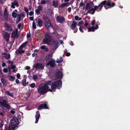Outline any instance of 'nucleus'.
Returning a JSON list of instances; mask_svg holds the SVG:
<instances>
[{
	"label": "nucleus",
	"mask_w": 130,
	"mask_h": 130,
	"mask_svg": "<svg viewBox=\"0 0 130 130\" xmlns=\"http://www.w3.org/2000/svg\"><path fill=\"white\" fill-rule=\"evenodd\" d=\"M106 5L112 7L115 6V4L114 2H112V1L110 0L107 1L105 0L101 2L98 6H93L94 8H92L88 10L87 12L93 14H94L95 11L98 12L99 11L102 9L103 6L106 9H107L109 8V7H107Z\"/></svg>",
	"instance_id": "nucleus-1"
},
{
	"label": "nucleus",
	"mask_w": 130,
	"mask_h": 130,
	"mask_svg": "<svg viewBox=\"0 0 130 130\" xmlns=\"http://www.w3.org/2000/svg\"><path fill=\"white\" fill-rule=\"evenodd\" d=\"M52 81L49 80L45 83V84L44 85L48 89V91L52 92L53 91H55L56 89H59L61 88L62 86V82L61 80L55 81L51 84V89H49V87L48 85H50L51 84Z\"/></svg>",
	"instance_id": "nucleus-2"
},
{
	"label": "nucleus",
	"mask_w": 130,
	"mask_h": 130,
	"mask_svg": "<svg viewBox=\"0 0 130 130\" xmlns=\"http://www.w3.org/2000/svg\"><path fill=\"white\" fill-rule=\"evenodd\" d=\"M38 93L40 95H44L48 91V89L44 85H40L37 88Z\"/></svg>",
	"instance_id": "nucleus-3"
},
{
	"label": "nucleus",
	"mask_w": 130,
	"mask_h": 130,
	"mask_svg": "<svg viewBox=\"0 0 130 130\" xmlns=\"http://www.w3.org/2000/svg\"><path fill=\"white\" fill-rule=\"evenodd\" d=\"M44 38L43 40L42 43L50 45L53 39L52 36L49 33H47L45 34Z\"/></svg>",
	"instance_id": "nucleus-4"
},
{
	"label": "nucleus",
	"mask_w": 130,
	"mask_h": 130,
	"mask_svg": "<svg viewBox=\"0 0 130 130\" xmlns=\"http://www.w3.org/2000/svg\"><path fill=\"white\" fill-rule=\"evenodd\" d=\"M16 118H14L12 119L9 125V128H5V130H14L16 126H15L16 124Z\"/></svg>",
	"instance_id": "nucleus-5"
},
{
	"label": "nucleus",
	"mask_w": 130,
	"mask_h": 130,
	"mask_svg": "<svg viewBox=\"0 0 130 130\" xmlns=\"http://www.w3.org/2000/svg\"><path fill=\"white\" fill-rule=\"evenodd\" d=\"M62 74V72L61 71L57 70L55 74V78L57 79H62L63 77Z\"/></svg>",
	"instance_id": "nucleus-6"
},
{
	"label": "nucleus",
	"mask_w": 130,
	"mask_h": 130,
	"mask_svg": "<svg viewBox=\"0 0 130 130\" xmlns=\"http://www.w3.org/2000/svg\"><path fill=\"white\" fill-rule=\"evenodd\" d=\"M46 103L40 104L37 107V109L39 110H41L43 109H48L49 107L47 106Z\"/></svg>",
	"instance_id": "nucleus-7"
},
{
	"label": "nucleus",
	"mask_w": 130,
	"mask_h": 130,
	"mask_svg": "<svg viewBox=\"0 0 130 130\" xmlns=\"http://www.w3.org/2000/svg\"><path fill=\"white\" fill-rule=\"evenodd\" d=\"M44 23L45 26L47 29L48 30L50 28V26L52 28L53 27V26L51 23V21H48L46 22H44Z\"/></svg>",
	"instance_id": "nucleus-8"
},
{
	"label": "nucleus",
	"mask_w": 130,
	"mask_h": 130,
	"mask_svg": "<svg viewBox=\"0 0 130 130\" xmlns=\"http://www.w3.org/2000/svg\"><path fill=\"white\" fill-rule=\"evenodd\" d=\"M56 20L57 21L60 23H62L65 21V18L61 15H58L56 18Z\"/></svg>",
	"instance_id": "nucleus-9"
},
{
	"label": "nucleus",
	"mask_w": 130,
	"mask_h": 130,
	"mask_svg": "<svg viewBox=\"0 0 130 130\" xmlns=\"http://www.w3.org/2000/svg\"><path fill=\"white\" fill-rule=\"evenodd\" d=\"M0 104L7 109L9 108V105L7 104V102L5 100H0Z\"/></svg>",
	"instance_id": "nucleus-10"
},
{
	"label": "nucleus",
	"mask_w": 130,
	"mask_h": 130,
	"mask_svg": "<svg viewBox=\"0 0 130 130\" xmlns=\"http://www.w3.org/2000/svg\"><path fill=\"white\" fill-rule=\"evenodd\" d=\"M33 68L36 69L43 70L44 68V66L41 63H37L35 64L33 67Z\"/></svg>",
	"instance_id": "nucleus-11"
},
{
	"label": "nucleus",
	"mask_w": 130,
	"mask_h": 130,
	"mask_svg": "<svg viewBox=\"0 0 130 130\" xmlns=\"http://www.w3.org/2000/svg\"><path fill=\"white\" fill-rule=\"evenodd\" d=\"M55 61L54 59H52L48 61L46 64L47 66H50L51 67L53 68L55 66Z\"/></svg>",
	"instance_id": "nucleus-12"
},
{
	"label": "nucleus",
	"mask_w": 130,
	"mask_h": 130,
	"mask_svg": "<svg viewBox=\"0 0 130 130\" xmlns=\"http://www.w3.org/2000/svg\"><path fill=\"white\" fill-rule=\"evenodd\" d=\"M35 116L36 119L35 123H38L40 116V112L39 111L37 110L36 111V114L35 115Z\"/></svg>",
	"instance_id": "nucleus-13"
},
{
	"label": "nucleus",
	"mask_w": 130,
	"mask_h": 130,
	"mask_svg": "<svg viewBox=\"0 0 130 130\" xmlns=\"http://www.w3.org/2000/svg\"><path fill=\"white\" fill-rule=\"evenodd\" d=\"M77 24L75 21H73L72 23L71 24L70 26V28L72 30L75 29L76 27Z\"/></svg>",
	"instance_id": "nucleus-14"
},
{
	"label": "nucleus",
	"mask_w": 130,
	"mask_h": 130,
	"mask_svg": "<svg viewBox=\"0 0 130 130\" xmlns=\"http://www.w3.org/2000/svg\"><path fill=\"white\" fill-rule=\"evenodd\" d=\"M9 34L8 33L5 32L4 34V37L5 39H6L7 42H8V41L9 40Z\"/></svg>",
	"instance_id": "nucleus-15"
},
{
	"label": "nucleus",
	"mask_w": 130,
	"mask_h": 130,
	"mask_svg": "<svg viewBox=\"0 0 130 130\" xmlns=\"http://www.w3.org/2000/svg\"><path fill=\"white\" fill-rule=\"evenodd\" d=\"M21 117L20 116H18L17 117V128L18 127L17 126L19 125V123L21 122Z\"/></svg>",
	"instance_id": "nucleus-16"
},
{
	"label": "nucleus",
	"mask_w": 130,
	"mask_h": 130,
	"mask_svg": "<svg viewBox=\"0 0 130 130\" xmlns=\"http://www.w3.org/2000/svg\"><path fill=\"white\" fill-rule=\"evenodd\" d=\"M38 24L40 27H42L43 26V21L40 18H39L38 20Z\"/></svg>",
	"instance_id": "nucleus-17"
},
{
	"label": "nucleus",
	"mask_w": 130,
	"mask_h": 130,
	"mask_svg": "<svg viewBox=\"0 0 130 130\" xmlns=\"http://www.w3.org/2000/svg\"><path fill=\"white\" fill-rule=\"evenodd\" d=\"M52 58V55H48L47 56H46V57L45 58V60L46 61H48L49 60H51Z\"/></svg>",
	"instance_id": "nucleus-18"
},
{
	"label": "nucleus",
	"mask_w": 130,
	"mask_h": 130,
	"mask_svg": "<svg viewBox=\"0 0 130 130\" xmlns=\"http://www.w3.org/2000/svg\"><path fill=\"white\" fill-rule=\"evenodd\" d=\"M91 8L90 6V4L89 3H86L85 7V9L86 10L90 9Z\"/></svg>",
	"instance_id": "nucleus-19"
},
{
	"label": "nucleus",
	"mask_w": 130,
	"mask_h": 130,
	"mask_svg": "<svg viewBox=\"0 0 130 130\" xmlns=\"http://www.w3.org/2000/svg\"><path fill=\"white\" fill-rule=\"evenodd\" d=\"M53 5L55 7H56L58 6V2L56 1H54L53 2Z\"/></svg>",
	"instance_id": "nucleus-20"
},
{
	"label": "nucleus",
	"mask_w": 130,
	"mask_h": 130,
	"mask_svg": "<svg viewBox=\"0 0 130 130\" xmlns=\"http://www.w3.org/2000/svg\"><path fill=\"white\" fill-rule=\"evenodd\" d=\"M24 52L25 51L22 50H20V49H18L17 50V54H21Z\"/></svg>",
	"instance_id": "nucleus-21"
},
{
	"label": "nucleus",
	"mask_w": 130,
	"mask_h": 130,
	"mask_svg": "<svg viewBox=\"0 0 130 130\" xmlns=\"http://www.w3.org/2000/svg\"><path fill=\"white\" fill-rule=\"evenodd\" d=\"M69 5V4L68 3H62L60 5V6L61 8H63L64 6H68Z\"/></svg>",
	"instance_id": "nucleus-22"
},
{
	"label": "nucleus",
	"mask_w": 130,
	"mask_h": 130,
	"mask_svg": "<svg viewBox=\"0 0 130 130\" xmlns=\"http://www.w3.org/2000/svg\"><path fill=\"white\" fill-rule=\"evenodd\" d=\"M94 26H92L90 28H88V32L90 31H94Z\"/></svg>",
	"instance_id": "nucleus-23"
},
{
	"label": "nucleus",
	"mask_w": 130,
	"mask_h": 130,
	"mask_svg": "<svg viewBox=\"0 0 130 130\" xmlns=\"http://www.w3.org/2000/svg\"><path fill=\"white\" fill-rule=\"evenodd\" d=\"M12 5L11 7L12 8H15L14 6H16V1H15L11 3Z\"/></svg>",
	"instance_id": "nucleus-24"
},
{
	"label": "nucleus",
	"mask_w": 130,
	"mask_h": 130,
	"mask_svg": "<svg viewBox=\"0 0 130 130\" xmlns=\"http://www.w3.org/2000/svg\"><path fill=\"white\" fill-rule=\"evenodd\" d=\"M4 54L5 55L4 56V57L5 58L7 59H8L10 58V56L9 54H7L5 53H3L2 54Z\"/></svg>",
	"instance_id": "nucleus-25"
},
{
	"label": "nucleus",
	"mask_w": 130,
	"mask_h": 130,
	"mask_svg": "<svg viewBox=\"0 0 130 130\" xmlns=\"http://www.w3.org/2000/svg\"><path fill=\"white\" fill-rule=\"evenodd\" d=\"M53 44L55 46V47H57V46L59 44V43L57 41L54 40L53 41Z\"/></svg>",
	"instance_id": "nucleus-26"
},
{
	"label": "nucleus",
	"mask_w": 130,
	"mask_h": 130,
	"mask_svg": "<svg viewBox=\"0 0 130 130\" xmlns=\"http://www.w3.org/2000/svg\"><path fill=\"white\" fill-rule=\"evenodd\" d=\"M63 61V60L62 59V57H60L59 59L57 60L56 61V62L57 63H60L61 62Z\"/></svg>",
	"instance_id": "nucleus-27"
},
{
	"label": "nucleus",
	"mask_w": 130,
	"mask_h": 130,
	"mask_svg": "<svg viewBox=\"0 0 130 130\" xmlns=\"http://www.w3.org/2000/svg\"><path fill=\"white\" fill-rule=\"evenodd\" d=\"M43 20L44 21V22H46L48 21H50L48 17L46 16H45L44 17Z\"/></svg>",
	"instance_id": "nucleus-28"
},
{
	"label": "nucleus",
	"mask_w": 130,
	"mask_h": 130,
	"mask_svg": "<svg viewBox=\"0 0 130 130\" xmlns=\"http://www.w3.org/2000/svg\"><path fill=\"white\" fill-rule=\"evenodd\" d=\"M26 79H24V80L22 81V84L24 86H26Z\"/></svg>",
	"instance_id": "nucleus-29"
},
{
	"label": "nucleus",
	"mask_w": 130,
	"mask_h": 130,
	"mask_svg": "<svg viewBox=\"0 0 130 130\" xmlns=\"http://www.w3.org/2000/svg\"><path fill=\"white\" fill-rule=\"evenodd\" d=\"M12 37L13 38H15L16 36V32H13L12 33Z\"/></svg>",
	"instance_id": "nucleus-30"
},
{
	"label": "nucleus",
	"mask_w": 130,
	"mask_h": 130,
	"mask_svg": "<svg viewBox=\"0 0 130 130\" xmlns=\"http://www.w3.org/2000/svg\"><path fill=\"white\" fill-rule=\"evenodd\" d=\"M24 11L27 13V16H28V8L27 7H24Z\"/></svg>",
	"instance_id": "nucleus-31"
},
{
	"label": "nucleus",
	"mask_w": 130,
	"mask_h": 130,
	"mask_svg": "<svg viewBox=\"0 0 130 130\" xmlns=\"http://www.w3.org/2000/svg\"><path fill=\"white\" fill-rule=\"evenodd\" d=\"M41 11L39 9H36L35 10V12L37 14V15H39L40 14V11Z\"/></svg>",
	"instance_id": "nucleus-32"
},
{
	"label": "nucleus",
	"mask_w": 130,
	"mask_h": 130,
	"mask_svg": "<svg viewBox=\"0 0 130 130\" xmlns=\"http://www.w3.org/2000/svg\"><path fill=\"white\" fill-rule=\"evenodd\" d=\"M32 27L33 29H36V24L35 22H33L32 23Z\"/></svg>",
	"instance_id": "nucleus-33"
},
{
	"label": "nucleus",
	"mask_w": 130,
	"mask_h": 130,
	"mask_svg": "<svg viewBox=\"0 0 130 130\" xmlns=\"http://www.w3.org/2000/svg\"><path fill=\"white\" fill-rule=\"evenodd\" d=\"M35 85L36 84L35 83H33L30 85V86L31 88H33L35 87Z\"/></svg>",
	"instance_id": "nucleus-34"
},
{
	"label": "nucleus",
	"mask_w": 130,
	"mask_h": 130,
	"mask_svg": "<svg viewBox=\"0 0 130 130\" xmlns=\"http://www.w3.org/2000/svg\"><path fill=\"white\" fill-rule=\"evenodd\" d=\"M27 43H28V42L27 41H26V42L24 43H23L21 45L23 47H24L26 46V44Z\"/></svg>",
	"instance_id": "nucleus-35"
},
{
	"label": "nucleus",
	"mask_w": 130,
	"mask_h": 130,
	"mask_svg": "<svg viewBox=\"0 0 130 130\" xmlns=\"http://www.w3.org/2000/svg\"><path fill=\"white\" fill-rule=\"evenodd\" d=\"M19 38L20 40H21L22 41L23 39V36L22 33H20L19 35Z\"/></svg>",
	"instance_id": "nucleus-36"
},
{
	"label": "nucleus",
	"mask_w": 130,
	"mask_h": 130,
	"mask_svg": "<svg viewBox=\"0 0 130 130\" xmlns=\"http://www.w3.org/2000/svg\"><path fill=\"white\" fill-rule=\"evenodd\" d=\"M17 19H20L21 20V15L19 14H17Z\"/></svg>",
	"instance_id": "nucleus-37"
},
{
	"label": "nucleus",
	"mask_w": 130,
	"mask_h": 130,
	"mask_svg": "<svg viewBox=\"0 0 130 130\" xmlns=\"http://www.w3.org/2000/svg\"><path fill=\"white\" fill-rule=\"evenodd\" d=\"M12 15L13 18H15L16 17V14L15 12H13L12 13Z\"/></svg>",
	"instance_id": "nucleus-38"
},
{
	"label": "nucleus",
	"mask_w": 130,
	"mask_h": 130,
	"mask_svg": "<svg viewBox=\"0 0 130 130\" xmlns=\"http://www.w3.org/2000/svg\"><path fill=\"white\" fill-rule=\"evenodd\" d=\"M38 9H39L41 11L42 9V7L41 6L39 5L38 7Z\"/></svg>",
	"instance_id": "nucleus-39"
},
{
	"label": "nucleus",
	"mask_w": 130,
	"mask_h": 130,
	"mask_svg": "<svg viewBox=\"0 0 130 130\" xmlns=\"http://www.w3.org/2000/svg\"><path fill=\"white\" fill-rule=\"evenodd\" d=\"M6 46L9 49H10V48L11 46V44L9 43H7V44Z\"/></svg>",
	"instance_id": "nucleus-40"
},
{
	"label": "nucleus",
	"mask_w": 130,
	"mask_h": 130,
	"mask_svg": "<svg viewBox=\"0 0 130 130\" xmlns=\"http://www.w3.org/2000/svg\"><path fill=\"white\" fill-rule=\"evenodd\" d=\"M5 93H7V94L8 95H10V96H11L12 95V94L8 91H6Z\"/></svg>",
	"instance_id": "nucleus-41"
},
{
	"label": "nucleus",
	"mask_w": 130,
	"mask_h": 130,
	"mask_svg": "<svg viewBox=\"0 0 130 130\" xmlns=\"http://www.w3.org/2000/svg\"><path fill=\"white\" fill-rule=\"evenodd\" d=\"M32 78L34 79H36L38 77L37 75H34L32 76Z\"/></svg>",
	"instance_id": "nucleus-42"
},
{
	"label": "nucleus",
	"mask_w": 130,
	"mask_h": 130,
	"mask_svg": "<svg viewBox=\"0 0 130 130\" xmlns=\"http://www.w3.org/2000/svg\"><path fill=\"white\" fill-rule=\"evenodd\" d=\"M79 30L81 32H84V31L82 29V26H80L79 27Z\"/></svg>",
	"instance_id": "nucleus-43"
},
{
	"label": "nucleus",
	"mask_w": 130,
	"mask_h": 130,
	"mask_svg": "<svg viewBox=\"0 0 130 130\" xmlns=\"http://www.w3.org/2000/svg\"><path fill=\"white\" fill-rule=\"evenodd\" d=\"M40 3H41V4H45L46 3V1L45 0H41V1Z\"/></svg>",
	"instance_id": "nucleus-44"
},
{
	"label": "nucleus",
	"mask_w": 130,
	"mask_h": 130,
	"mask_svg": "<svg viewBox=\"0 0 130 130\" xmlns=\"http://www.w3.org/2000/svg\"><path fill=\"white\" fill-rule=\"evenodd\" d=\"M95 23V21L94 20L91 22V25H94Z\"/></svg>",
	"instance_id": "nucleus-45"
},
{
	"label": "nucleus",
	"mask_w": 130,
	"mask_h": 130,
	"mask_svg": "<svg viewBox=\"0 0 130 130\" xmlns=\"http://www.w3.org/2000/svg\"><path fill=\"white\" fill-rule=\"evenodd\" d=\"M20 33L18 31V29H17V39L18 38L20 35Z\"/></svg>",
	"instance_id": "nucleus-46"
},
{
	"label": "nucleus",
	"mask_w": 130,
	"mask_h": 130,
	"mask_svg": "<svg viewBox=\"0 0 130 130\" xmlns=\"http://www.w3.org/2000/svg\"><path fill=\"white\" fill-rule=\"evenodd\" d=\"M4 14L5 15H8V13L7 12V10L6 8L5 9V11L4 13Z\"/></svg>",
	"instance_id": "nucleus-47"
},
{
	"label": "nucleus",
	"mask_w": 130,
	"mask_h": 130,
	"mask_svg": "<svg viewBox=\"0 0 130 130\" xmlns=\"http://www.w3.org/2000/svg\"><path fill=\"white\" fill-rule=\"evenodd\" d=\"M22 25V24L21 23H20L18 24V28L20 29V27Z\"/></svg>",
	"instance_id": "nucleus-48"
},
{
	"label": "nucleus",
	"mask_w": 130,
	"mask_h": 130,
	"mask_svg": "<svg viewBox=\"0 0 130 130\" xmlns=\"http://www.w3.org/2000/svg\"><path fill=\"white\" fill-rule=\"evenodd\" d=\"M83 22H84L83 21H82L80 22H79V23H78V26H80L81 25H82V24H83Z\"/></svg>",
	"instance_id": "nucleus-49"
},
{
	"label": "nucleus",
	"mask_w": 130,
	"mask_h": 130,
	"mask_svg": "<svg viewBox=\"0 0 130 130\" xmlns=\"http://www.w3.org/2000/svg\"><path fill=\"white\" fill-rule=\"evenodd\" d=\"M80 7H82L83 6L85 5V4L83 2H81L80 4Z\"/></svg>",
	"instance_id": "nucleus-50"
},
{
	"label": "nucleus",
	"mask_w": 130,
	"mask_h": 130,
	"mask_svg": "<svg viewBox=\"0 0 130 130\" xmlns=\"http://www.w3.org/2000/svg\"><path fill=\"white\" fill-rule=\"evenodd\" d=\"M25 68L26 70H29L30 69V68L29 66H26L25 67Z\"/></svg>",
	"instance_id": "nucleus-51"
},
{
	"label": "nucleus",
	"mask_w": 130,
	"mask_h": 130,
	"mask_svg": "<svg viewBox=\"0 0 130 130\" xmlns=\"http://www.w3.org/2000/svg\"><path fill=\"white\" fill-rule=\"evenodd\" d=\"M10 79L11 80H14L15 79V78L12 76H11L10 77Z\"/></svg>",
	"instance_id": "nucleus-52"
},
{
	"label": "nucleus",
	"mask_w": 130,
	"mask_h": 130,
	"mask_svg": "<svg viewBox=\"0 0 130 130\" xmlns=\"http://www.w3.org/2000/svg\"><path fill=\"white\" fill-rule=\"evenodd\" d=\"M30 16H32L34 14V12L33 11H31L29 13Z\"/></svg>",
	"instance_id": "nucleus-53"
},
{
	"label": "nucleus",
	"mask_w": 130,
	"mask_h": 130,
	"mask_svg": "<svg viewBox=\"0 0 130 130\" xmlns=\"http://www.w3.org/2000/svg\"><path fill=\"white\" fill-rule=\"evenodd\" d=\"M4 17L6 19H7L8 18V15H4Z\"/></svg>",
	"instance_id": "nucleus-54"
},
{
	"label": "nucleus",
	"mask_w": 130,
	"mask_h": 130,
	"mask_svg": "<svg viewBox=\"0 0 130 130\" xmlns=\"http://www.w3.org/2000/svg\"><path fill=\"white\" fill-rule=\"evenodd\" d=\"M5 27L8 28H9V26L8 25L7 23H5Z\"/></svg>",
	"instance_id": "nucleus-55"
},
{
	"label": "nucleus",
	"mask_w": 130,
	"mask_h": 130,
	"mask_svg": "<svg viewBox=\"0 0 130 130\" xmlns=\"http://www.w3.org/2000/svg\"><path fill=\"white\" fill-rule=\"evenodd\" d=\"M46 48V47L45 45H42L41 47V48L42 49L44 50Z\"/></svg>",
	"instance_id": "nucleus-56"
},
{
	"label": "nucleus",
	"mask_w": 130,
	"mask_h": 130,
	"mask_svg": "<svg viewBox=\"0 0 130 130\" xmlns=\"http://www.w3.org/2000/svg\"><path fill=\"white\" fill-rule=\"evenodd\" d=\"M11 68L12 69H14L15 68V65H13V64L11 65Z\"/></svg>",
	"instance_id": "nucleus-57"
},
{
	"label": "nucleus",
	"mask_w": 130,
	"mask_h": 130,
	"mask_svg": "<svg viewBox=\"0 0 130 130\" xmlns=\"http://www.w3.org/2000/svg\"><path fill=\"white\" fill-rule=\"evenodd\" d=\"M3 72L5 73H7L8 71V70L6 68H4L3 70Z\"/></svg>",
	"instance_id": "nucleus-58"
},
{
	"label": "nucleus",
	"mask_w": 130,
	"mask_h": 130,
	"mask_svg": "<svg viewBox=\"0 0 130 130\" xmlns=\"http://www.w3.org/2000/svg\"><path fill=\"white\" fill-rule=\"evenodd\" d=\"M79 17L77 16H76L75 17V19L77 21L78 20Z\"/></svg>",
	"instance_id": "nucleus-59"
},
{
	"label": "nucleus",
	"mask_w": 130,
	"mask_h": 130,
	"mask_svg": "<svg viewBox=\"0 0 130 130\" xmlns=\"http://www.w3.org/2000/svg\"><path fill=\"white\" fill-rule=\"evenodd\" d=\"M20 74L19 73H18L17 74V78H18L19 79L20 77Z\"/></svg>",
	"instance_id": "nucleus-60"
},
{
	"label": "nucleus",
	"mask_w": 130,
	"mask_h": 130,
	"mask_svg": "<svg viewBox=\"0 0 130 130\" xmlns=\"http://www.w3.org/2000/svg\"><path fill=\"white\" fill-rule=\"evenodd\" d=\"M70 55V54L69 52H67L66 55V56H69Z\"/></svg>",
	"instance_id": "nucleus-61"
},
{
	"label": "nucleus",
	"mask_w": 130,
	"mask_h": 130,
	"mask_svg": "<svg viewBox=\"0 0 130 130\" xmlns=\"http://www.w3.org/2000/svg\"><path fill=\"white\" fill-rule=\"evenodd\" d=\"M2 82L3 84L4 85L5 84V82H6L5 80L4 79H1Z\"/></svg>",
	"instance_id": "nucleus-62"
},
{
	"label": "nucleus",
	"mask_w": 130,
	"mask_h": 130,
	"mask_svg": "<svg viewBox=\"0 0 130 130\" xmlns=\"http://www.w3.org/2000/svg\"><path fill=\"white\" fill-rule=\"evenodd\" d=\"M94 27V29H96L99 28V27L98 25L97 24H96L95 26Z\"/></svg>",
	"instance_id": "nucleus-63"
},
{
	"label": "nucleus",
	"mask_w": 130,
	"mask_h": 130,
	"mask_svg": "<svg viewBox=\"0 0 130 130\" xmlns=\"http://www.w3.org/2000/svg\"><path fill=\"white\" fill-rule=\"evenodd\" d=\"M8 63H9L11 65L12 64H13V62L12 61H10V60H9L8 61Z\"/></svg>",
	"instance_id": "nucleus-64"
}]
</instances>
